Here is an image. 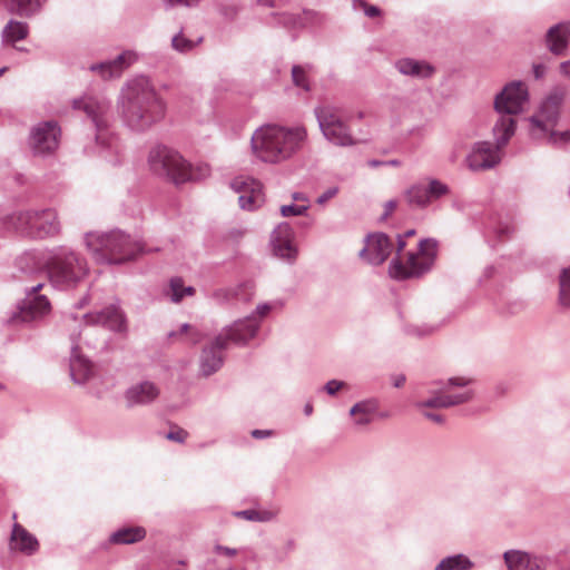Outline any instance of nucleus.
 <instances>
[{
  "instance_id": "nucleus-1",
  "label": "nucleus",
  "mask_w": 570,
  "mask_h": 570,
  "mask_svg": "<svg viewBox=\"0 0 570 570\" xmlns=\"http://www.w3.org/2000/svg\"><path fill=\"white\" fill-rule=\"evenodd\" d=\"M117 108L126 127L145 132L165 118L167 104L150 79L139 76L124 85Z\"/></svg>"
},
{
  "instance_id": "nucleus-2",
  "label": "nucleus",
  "mask_w": 570,
  "mask_h": 570,
  "mask_svg": "<svg viewBox=\"0 0 570 570\" xmlns=\"http://www.w3.org/2000/svg\"><path fill=\"white\" fill-rule=\"evenodd\" d=\"M306 136L303 127L263 126L252 136V150L264 163L279 164L292 158L302 148Z\"/></svg>"
},
{
  "instance_id": "nucleus-3",
  "label": "nucleus",
  "mask_w": 570,
  "mask_h": 570,
  "mask_svg": "<svg viewBox=\"0 0 570 570\" xmlns=\"http://www.w3.org/2000/svg\"><path fill=\"white\" fill-rule=\"evenodd\" d=\"M51 285L59 289L76 287L89 273L85 257L66 246L52 248L45 261Z\"/></svg>"
},
{
  "instance_id": "nucleus-4",
  "label": "nucleus",
  "mask_w": 570,
  "mask_h": 570,
  "mask_svg": "<svg viewBox=\"0 0 570 570\" xmlns=\"http://www.w3.org/2000/svg\"><path fill=\"white\" fill-rule=\"evenodd\" d=\"M85 242L99 264H122L141 252L139 243L119 229L104 234L88 233Z\"/></svg>"
},
{
  "instance_id": "nucleus-5",
  "label": "nucleus",
  "mask_w": 570,
  "mask_h": 570,
  "mask_svg": "<svg viewBox=\"0 0 570 570\" xmlns=\"http://www.w3.org/2000/svg\"><path fill=\"white\" fill-rule=\"evenodd\" d=\"M148 165L155 175L165 177L176 185L199 179L209 171L207 167H200L196 171L178 151L164 145H158L149 151Z\"/></svg>"
},
{
  "instance_id": "nucleus-6",
  "label": "nucleus",
  "mask_w": 570,
  "mask_h": 570,
  "mask_svg": "<svg viewBox=\"0 0 570 570\" xmlns=\"http://www.w3.org/2000/svg\"><path fill=\"white\" fill-rule=\"evenodd\" d=\"M563 98V92L553 91L542 101L538 112L529 118L530 135L533 139H547L554 146H563L570 141V129L553 130L559 120Z\"/></svg>"
},
{
  "instance_id": "nucleus-7",
  "label": "nucleus",
  "mask_w": 570,
  "mask_h": 570,
  "mask_svg": "<svg viewBox=\"0 0 570 570\" xmlns=\"http://www.w3.org/2000/svg\"><path fill=\"white\" fill-rule=\"evenodd\" d=\"M436 254V240L432 238L422 239L419 244L417 252L409 253L405 264L399 258L392 259L389 273L391 277L395 279L421 277L432 268Z\"/></svg>"
},
{
  "instance_id": "nucleus-8",
  "label": "nucleus",
  "mask_w": 570,
  "mask_h": 570,
  "mask_svg": "<svg viewBox=\"0 0 570 570\" xmlns=\"http://www.w3.org/2000/svg\"><path fill=\"white\" fill-rule=\"evenodd\" d=\"M14 228L31 238L55 236L60 230V224L53 209L27 210L12 216Z\"/></svg>"
},
{
  "instance_id": "nucleus-9",
  "label": "nucleus",
  "mask_w": 570,
  "mask_h": 570,
  "mask_svg": "<svg viewBox=\"0 0 570 570\" xmlns=\"http://www.w3.org/2000/svg\"><path fill=\"white\" fill-rule=\"evenodd\" d=\"M318 127L331 144L340 147H350L357 144L351 134L350 127L342 118L338 107L332 105L318 106L314 110Z\"/></svg>"
},
{
  "instance_id": "nucleus-10",
  "label": "nucleus",
  "mask_w": 570,
  "mask_h": 570,
  "mask_svg": "<svg viewBox=\"0 0 570 570\" xmlns=\"http://www.w3.org/2000/svg\"><path fill=\"white\" fill-rule=\"evenodd\" d=\"M471 383V379L456 376L448 380L441 387L433 392V395L425 400L420 401L415 404L417 409L434 407V409H446L455 405H460L469 402L473 393L471 390H465L461 393L452 394L451 389L453 387H465Z\"/></svg>"
},
{
  "instance_id": "nucleus-11",
  "label": "nucleus",
  "mask_w": 570,
  "mask_h": 570,
  "mask_svg": "<svg viewBox=\"0 0 570 570\" xmlns=\"http://www.w3.org/2000/svg\"><path fill=\"white\" fill-rule=\"evenodd\" d=\"M450 193V188L443 181L435 178H426L411 185L404 191L406 203L416 208H425L432 202L445 196Z\"/></svg>"
},
{
  "instance_id": "nucleus-12",
  "label": "nucleus",
  "mask_w": 570,
  "mask_h": 570,
  "mask_svg": "<svg viewBox=\"0 0 570 570\" xmlns=\"http://www.w3.org/2000/svg\"><path fill=\"white\" fill-rule=\"evenodd\" d=\"M529 92L524 82L511 81L497 94L494 109L498 114L514 116L524 110L528 104Z\"/></svg>"
},
{
  "instance_id": "nucleus-13",
  "label": "nucleus",
  "mask_w": 570,
  "mask_h": 570,
  "mask_svg": "<svg viewBox=\"0 0 570 570\" xmlns=\"http://www.w3.org/2000/svg\"><path fill=\"white\" fill-rule=\"evenodd\" d=\"M110 101L105 98L83 96L72 100V108L81 110L91 119L97 129L96 139H102V131L109 126Z\"/></svg>"
},
{
  "instance_id": "nucleus-14",
  "label": "nucleus",
  "mask_w": 570,
  "mask_h": 570,
  "mask_svg": "<svg viewBox=\"0 0 570 570\" xmlns=\"http://www.w3.org/2000/svg\"><path fill=\"white\" fill-rule=\"evenodd\" d=\"M230 187L239 195L238 204L242 209L255 210L265 203L262 183L252 177H236L232 180Z\"/></svg>"
},
{
  "instance_id": "nucleus-15",
  "label": "nucleus",
  "mask_w": 570,
  "mask_h": 570,
  "mask_svg": "<svg viewBox=\"0 0 570 570\" xmlns=\"http://www.w3.org/2000/svg\"><path fill=\"white\" fill-rule=\"evenodd\" d=\"M60 128L56 121H45L32 128L30 146L36 155H49L59 146Z\"/></svg>"
},
{
  "instance_id": "nucleus-16",
  "label": "nucleus",
  "mask_w": 570,
  "mask_h": 570,
  "mask_svg": "<svg viewBox=\"0 0 570 570\" xmlns=\"http://www.w3.org/2000/svg\"><path fill=\"white\" fill-rule=\"evenodd\" d=\"M501 148L489 141H478L472 146L465 158L466 165L472 171L487 170L495 167L501 160Z\"/></svg>"
},
{
  "instance_id": "nucleus-17",
  "label": "nucleus",
  "mask_w": 570,
  "mask_h": 570,
  "mask_svg": "<svg viewBox=\"0 0 570 570\" xmlns=\"http://www.w3.org/2000/svg\"><path fill=\"white\" fill-rule=\"evenodd\" d=\"M393 248L391 239L384 233L370 234L365 246L360 250V257L371 265H381L390 256Z\"/></svg>"
},
{
  "instance_id": "nucleus-18",
  "label": "nucleus",
  "mask_w": 570,
  "mask_h": 570,
  "mask_svg": "<svg viewBox=\"0 0 570 570\" xmlns=\"http://www.w3.org/2000/svg\"><path fill=\"white\" fill-rule=\"evenodd\" d=\"M42 287L39 283L31 287L20 306L19 316L12 318L13 322L20 320L22 322H31L38 317L43 316L50 309V303L45 295L38 294V291Z\"/></svg>"
},
{
  "instance_id": "nucleus-19",
  "label": "nucleus",
  "mask_w": 570,
  "mask_h": 570,
  "mask_svg": "<svg viewBox=\"0 0 570 570\" xmlns=\"http://www.w3.org/2000/svg\"><path fill=\"white\" fill-rule=\"evenodd\" d=\"M227 345V337L219 334L212 344L203 348L199 360V368L204 376H209L222 367L224 362L223 351Z\"/></svg>"
},
{
  "instance_id": "nucleus-20",
  "label": "nucleus",
  "mask_w": 570,
  "mask_h": 570,
  "mask_svg": "<svg viewBox=\"0 0 570 570\" xmlns=\"http://www.w3.org/2000/svg\"><path fill=\"white\" fill-rule=\"evenodd\" d=\"M293 230L288 223L278 224L271 235L274 254L293 263L297 256V249L292 243Z\"/></svg>"
},
{
  "instance_id": "nucleus-21",
  "label": "nucleus",
  "mask_w": 570,
  "mask_h": 570,
  "mask_svg": "<svg viewBox=\"0 0 570 570\" xmlns=\"http://www.w3.org/2000/svg\"><path fill=\"white\" fill-rule=\"evenodd\" d=\"M508 570H547L549 558L520 550H509L503 554Z\"/></svg>"
},
{
  "instance_id": "nucleus-22",
  "label": "nucleus",
  "mask_w": 570,
  "mask_h": 570,
  "mask_svg": "<svg viewBox=\"0 0 570 570\" xmlns=\"http://www.w3.org/2000/svg\"><path fill=\"white\" fill-rule=\"evenodd\" d=\"M160 394L157 384L141 381L129 386L125 392V401L129 407L153 403Z\"/></svg>"
},
{
  "instance_id": "nucleus-23",
  "label": "nucleus",
  "mask_w": 570,
  "mask_h": 570,
  "mask_svg": "<svg viewBox=\"0 0 570 570\" xmlns=\"http://www.w3.org/2000/svg\"><path fill=\"white\" fill-rule=\"evenodd\" d=\"M83 317L87 323L102 325L115 332H124L127 328L125 315L115 304L95 314H87Z\"/></svg>"
},
{
  "instance_id": "nucleus-24",
  "label": "nucleus",
  "mask_w": 570,
  "mask_h": 570,
  "mask_svg": "<svg viewBox=\"0 0 570 570\" xmlns=\"http://www.w3.org/2000/svg\"><path fill=\"white\" fill-rule=\"evenodd\" d=\"M135 60L136 55L134 52L125 51L112 60L91 65L89 69L99 73L104 79L118 78Z\"/></svg>"
},
{
  "instance_id": "nucleus-25",
  "label": "nucleus",
  "mask_w": 570,
  "mask_h": 570,
  "mask_svg": "<svg viewBox=\"0 0 570 570\" xmlns=\"http://www.w3.org/2000/svg\"><path fill=\"white\" fill-rule=\"evenodd\" d=\"M258 328L259 321L254 315H249L244 320L236 321L222 334L227 337L228 343L233 342L237 345H243L256 335Z\"/></svg>"
},
{
  "instance_id": "nucleus-26",
  "label": "nucleus",
  "mask_w": 570,
  "mask_h": 570,
  "mask_svg": "<svg viewBox=\"0 0 570 570\" xmlns=\"http://www.w3.org/2000/svg\"><path fill=\"white\" fill-rule=\"evenodd\" d=\"M570 40V24L558 23L551 27L546 36L547 47L556 56H562L566 52Z\"/></svg>"
},
{
  "instance_id": "nucleus-27",
  "label": "nucleus",
  "mask_w": 570,
  "mask_h": 570,
  "mask_svg": "<svg viewBox=\"0 0 570 570\" xmlns=\"http://www.w3.org/2000/svg\"><path fill=\"white\" fill-rule=\"evenodd\" d=\"M92 374V365L82 355L79 354L78 345L72 337L71 356H70V375L75 383H86Z\"/></svg>"
},
{
  "instance_id": "nucleus-28",
  "label": "nucleus",
  "mask_w": 570,
  "mask_h": 570,
  "mask_svg": "<svg viewBox=\"0 0 570 570\" xmlns=\"http://www.w3.org/2000/svg\"><path fill=\"white\" fill-rule=\"evenodd\" d=\"M397 71L404 76L413 78L425 79L430 78L435 69L432 65L423 60H415L412 58H402L395 62Z\"/></svg>"
},
{
  "instance_id": "nucleus-29",
  "label": "nucleus",
  "mask_w": 570,
  "mask_h": 570,
  "mask_svg": "<svg viewBox=\"0 0 570 570\" xmlns=\"http://www.w3.org/2000/svg\"><path fill=\"white\" fill-rule=\"evenodd\" d=\"M8 12L22 17L31 18L38 14L47 0H3Z\"/></svg>"
},
{
  "instance_id": "nucleus-30",
  "label": "nucleus",
  "mask_w": 570,
  "mask_h": 570,
  "mask_svg": "<svg viewBox=\"0 0 570 570\" xmlns=\"http://www.w3.org/2000/svg\"><path fill=\"white\" fill-rule=\"evenodd\" d=\"M13 549L27 554H32L38 550V540L29 533L22 525L14 523L11 533Z\"/></svg>"
},
{
  "instance_id": "nucleus-31",
  "label": "nucleus",
  "mask_w": 570,
  "mask_h": 570,
  "mask_svg": "<svg viewBox=\"0 0 570 570\" xmlns=\"http://www.w3.org/2000/svg\"><path fill=\"white\" fill-rule=\"evenodd\" d=\"M500 117L493 126V137L498 148H503L515 132V120L510 115L499 114Z\"/></svg>"
},
{
  "instance_id": "nucleus-32",
  "label": "nucleus",
  "mask_w": 570,
  "mask_h": 570,
  "mask_svg": "<svg viewBox=\"0 0 570 570\" xmlns=\"http://www.w3.org/2000/svg\"><path fill=\"white\" fill-rule=\"evenodd\" d=\"M377 407V402L375 400H364L355 403L351 407L350 415L354 417V424L356 426H366L372 423Z\"/></svg>"
},
{
  "instance_id": "nucleus-33",
  "label": "nucleus",
  "mask_w": 570,
  "mask_h": 570,
  "mask_svg": "<svg viewBox=\"0 0 570 570\" xmlns=\"http://www.w3.org/2000/svg\"><path fill=\"white\" fill-rule=\"evenodd\" d=\"M146 530L142 527H126L118 529L110 535V542L115 544H132L144 540Z\"/></svg>"
},
{
  "instance_id": "nucleus-34",
  "label": "nucleus",
  "mask_w": 570,
  "mask_h": 570,
  "mask_svg": "<svg viewBox=\"0 0 570 570\" xmlns=\"http://www.w3.org/2000/svg\"><path fill=\"white\" fill-rule=\"evenodd\" d=\"M29 27L26 22L11 19L2 30L3 41L14 43L28 36Z\"/></svg>"
},
{
  "instance_id": "nucleus-35",
  "label": "nucleus",
  "mask_w": 570,
  "mask_h": 570,
  "mask_svg": "<svg viewBox=\"0 0 570 570\" xmlns=\"http://www.w3.org/2000/svg\"><path fill=\"white\" fill-rule=\"evenodd\" d=\"M42 262L36 252H24L16 259V267L22 274H33L40 271ZM45 266V263H43Z\"/></svg>"
},
{
  "instance_id": "nucleus-36",
  "label": "nucleus",
  "mask_w": 570,
  "mask_h": 570,
  "mask_svg": "<svg viewBox=\"0 0 570 570\" xmlns=\"http://www.w3.org/2000/svg\"><path fill=\"white\" fill-rule=\"evenodd\" d=\"M473 562L464 554L459 553L442 559L434 570H471Z\"/></svg>"
},
{
  "instance_id": "nucleus-37",
  "label": "nucleus",
  "mask_w": 570,
  "mask_h": 570,
  "mask_svg": "<svg viewBox=\"0 0 570 570\" xmlns=\"http://www.w3.org/2000/svg\"><path fill=\"white\" fill-rule=\"evenodd\" d=\"M195 293V288L193 286H184V282L179 277H174L170 279L169 289L167 295L175 303H178L183 299L185 295L191 296Z\"/></svg>"
},
{
  "instance_id": "nucleus-38",
  "label": "nucleus",
  "mask_w": 570,
  "mask_h": 570,
  "mask_svg": "<svg viewBox=\"0 0 570 570\" xmlns=\"http://www.w3.org/2000/svg\"><path fill=\"white\" fill-rule=\"evenodd\" d=\"M559 303L570 308V268H563L559 277Z\"/></svg>"
},
{
  "instance_id": "nucleus-39",
  "label": "nucleus",
  "mask_w": 570,
  "mask_h": 570,
  "mask_svg": "<svg viewBox=\"0 0 570 570\" xmlns=\"http://www.w3.org/2000/svg\"><path fill=\"white\" fill-rule=\"evenodd\" d=\"M186 334V341L193 345L199 343L204 338V334L195 326L187 323L183 324L179 332H170L169 337Z\"/></svg>"
},
{
  "instance_id": "nucleus-40",
  "label": "nucleus",
  "mask_w": 570,
  "mask_h": 570,
  "mask_svg": "<svg viewBox=\"0 0 570 570\" xmlns=\"http://www.w3.org/2000/svg\"><path fill=\"white\" fill-rule=\"evenodd\" d=\"M292 80L296 87H298L305 91L311 90L309 80L307 77V70L305 67L298 66V65L293 66Z\"/></svg>"
},
{
  "instance_id": "nucleus-41",
  "label": "nucleus",
  "mask_w": 570,
  "mask_h": 570,
  "mask_svg": "<svg viewBox=\"0 0 570 570\" xmlns=\"http://www.w3.org/2000/svg\"><path fill=\"white\" fill-rule=\"evenodd\" d=\"M202 41V38H198L197 41H193L184 36L183 32L177 33L171 39V46L175 50L179 52H188L193 50L197 43Z\"/></svg>"
},
{
  "instance_id": "nucleus-42",
  "label": "nucleus",
  "mask_w": 570,
  "mask_h": 570,
  "mask_svg": "<svg viewBox=\"0 0 570 570\" xmlns=\"http://www.w3.org/2000/svg\"><path fill=\"white\" fill-rule=\"evenodd\" d=\"M235 514L245 520L258 522L271 521L274 518V514L269 511H257L253 509L238 511Z\"/></svg>"
},
{
  "instance_id": "nucleus-43",
  "label": "nucleus",
  "mask_w": 570,
  "mask_h": 570,
  "mask_svg": "<svg viewBox=\"0 0 570 570\" xmlns=\"http://www.w3.org/2000/svg\"><path fill=\"white\" fill-rule=\"evenodd\" d=\"M354 10H363L368 18H375L381 14V10L376 6L368 4L364 0H352Z\"/></svg>"
},
{
  "instance_id": "nucleus-44",
  "label": "nucleus",
  "mask_w": 570,
  "mask_h": 570,
  "mask_svg": "<svg viewBox=\"0 0 570 570\" xmlns=\"http://www.w3.org/2000/svg\"><path fill=\"white\" fill-rule=\"evenodd\" d=\"M308 209V205H283L281 206V215L283 217H289V216H303L306 214Z\"/></svg>"
},
{
  "instance_id": "nucleus-45",
  "label": "nucleus",
  "mask_w": 570,
  "mask_h": 570,
  "mask_svg": "<svg viewBox=\"0 0 570 570\" xmlns=\"http://www.w3.org/2000/svg\"><path fill=\"white\" fill-rule=\"evenodd\" d=\"M245 287H246V284H240L236 287L220 289L215 293V297H217L218 299H220V298L229 299V298L238 297L239 292L242 289H244Z\"/></svg>"
},
{
  "instance_id": "nucleus-46",
  "label": "nucleus",
  "mask_w": 570,
  "mask_h": 570,
  "mask_svg": "<svg viewBox=\"0 0 570 570\" xmlns=\"http://www.w3.org/2000/svg\"><path fill=\"white\" fill-rule=\"evenodd\" d=\"M340 189L337 186H332L324 190L316 199V204L324 206L330 199L334 198L338 194Z\"/></svg>"
},
{
  "instance_id": "nucleus-47",
  "label": "nucleus",
  "mask_w": 570,
  "mask_h": 570,
  "mask_svg": "<svg viewBox=\"0 0 570 570\" xmlns=\"http://www.w3.org/2000/svg\"><path fill=\"white\" fill-rule=\"evenodd\" d=\"M304 21L309 23H321L324 18L321 13L313 10H304L303 11Z\"/></svg>"
},
{
  "instance_id": "nucleus-48",
  "label": "nucleus",
  "mask_w": 570,
  "mask_h": 570,
  "mask_svg": "<svg viewBox=\"0 0 570 570\" xmlns=\"http://www.w3.org/2000/svg\"><path fill=\"white\" fill-rule=\"evenodd\" d=\"M344 383L337 380H331L324 385V390L327 394L334 395L343 387Z\"/></svg>"
},
{
  "instance_id": "nucleus-49",
  "label": "nucleus",
  "mask_w": 570,
  "mask_h": 570,
  "mask_svg": "<svg viewBox=\"0 0 570 570\" xmlns=\"http://www.w3.org/2000/svg\"><path fill=\"white\" fill-rule=\"evenodd\" d=\"M187 438V432L183 429H177L175 431H170L167 434V439L170 441H175L178 443H183Z\"/></svg>"
},
{
  "instance_id": "nucleus-50",
  "label": "nucleus",
  "mask_w": 570,
  "mask_h": 570,
  "mask_svg": "<svg viewBox=\"0 0 570 570\" xmlns=\"http://www.w3.org/2000/svg\"><path fill=\"white\" fill-rule=\"evenodd\" d=\"M168 7L185 6L194 7L199 3L200 0H163Z\"/></svg>"
},
{
  "instance_id": "nucleus-51",
  "label": "nucleus",
  "mask_w": 570,
  "mask_h": 570,
  "mask_svg": "<svg viewBox=\"0 0 570 570\" xmlns=\"http://www.w3.org/2000/svg\"><path fill=\"white\" fill-rule=\"evenodd\" d=\"M271 309L272 306L268 303L258 304L255 312L252 315H254L256 320H258V317L262 318L266 316Z\"/></svg>"
},
{
  "instance_id": "nucleus-52",
  "label": "nucleus",
  "mask_w": 570,
  "mask_h": 570,
  "mask_svg": "<svg viewBox=\"0 0 570 570\" xmlns=\"http://www.w3.org/2000/svg\"><path fill=\"white\" fill-rule=\"evenodd\" d=\"M214 549H215L216 553L225 554L227 557H234L237 553L236 549L228 548V547H223L220 544H216Z\"/></svg>"
},
{
  "instance_id": "nucleus-53",
  "label": "nucleus",
  "mask_w": 570,
  "mask_h": 570,
  "mask_svg": "<svg viewBox=\"0 0 570 570\" xmlns=\"http://www.w3.org/2000/svg\"><path fill=\"white\" fill-rule=\"evenodd\" d=\"M423 415L426 419H429V420H431V421H433V422H435L438 424H443V422H444V417L441 414H438V413L424 412Z\"/></svg>"
},
{
  "instance_id": "nucleus-54",
  "label": "nucleus",
  "mask_w": 570,
  "mask_h": 570,
  "mask_svg": "<svg viewBox=\"0 0 570 570\" xmlns=\"http://www.w3.org/2000/svg\"><path fill=\"white\" fill-rule=\"evenodd\" d=\"M533 75L535 79H541L546 75V67L543 65L533 66Z\"/></svg>"
},
{
  "instance_id": "nucleus-55",
  "label": "nucleus",
  "mask_w": 570,
  "mask_h": 570,
  "mask_svg": "<svg viewBox=\"0 0 570 570\" xmlns=\"http://www.w3.org/2000/svg\"><path fill=\"white\" fill-rule=\"evenodd\" d=\"M396 208V202L394 200H389L386 204H385V210H384V214H383V219H385L389 215H391L393 213V210Z\"/></svg>"
},
{
  "instance_id": "nucleus-56",
  "label": "nucleus",
  "mask_w": 570,
  "mask_h": 570,
  "mask_svg": "<svg viewBox=\"0 0 570 570\" xmlns=\"http://www.w3.org/2000/svg\"><path fill=\"white\" fill-rule=\"evenodd\" d=\"M272 434V431L269 430H253L252 436L255 439H264Z\"/></svg>"
},
{
  "instance_id": "nucleus-57",
  "label": "nucleus",
  "mask_w": 570,
  "mask_h": 570,
  "mask_svg": "<svg viewBox=\"0 0 570 570\" xmlns=\"http://www.w3.org/2000/svg\"><path fill=\"white\" fill-rule=\"evenodd\" d=\"M560 71L562 75L570 77V60L561 62Z\"/></svg>"
},
{
  "instance_id": "nucleus-58",
  "label": "nucleus",
  "mask_w": 570,
  "mask_h": 570,
  "mask_svg": "<svg viewBox=\"0 0 570 570\" xmlns=\"http://www.w3.org/2000/svg\"><path fill=\"white\" fill-rule=\"evenodd\" d=\"M405 383V376L402 374L395 375L393 377V385L395 387H401Z\"/></svg>"
},
{
  "instance_id": "nucleus-59",
  "label": "nucleus",
  "mask_w": 570,
  "mask_h": 570,
  "mask_svg": "<svg viewBox=\"0 0 570 570\" xmlns=\"http://www.w3.org/2000/svg\"><path fill=\"white\" fill-rule=\"evenodd\" d=\"M292 198L296 202H304V203L308 202V198L303 193H293Z\"/></svg>"
},
{
  "instance_id": "nucleus-60",
  "label": "nucleus",
  "mask_w": 570,
  "mask_h": 570,
  "mask_svg": "<svg viewBox=\"0 0 570 570\" xmlns=\"http://www.w3.org/2000/svg\"><path fill=\"white\" fill-rule=\"evenodd\" d=\"M405 245H406V243L404 240V237L402 235H399L397 236V248H396L397 254L403 250Z\"/></svg>"
},
{
  "instance_id": "nucleus-61",
  "label": "nucleus",
  "mask_w": 570,
  "mask_h": 570,
  "mask_svg": "<svg viewBox=\"0 0 570 570\" xmlns=\"http://www.w3.org/2000/svg\"><path fill=\"white\" fill-rule=\"evenodd\" d=\"M384 163L380 161V160H371V161H368V165L372 166V167H377V166H381Z\"/></svg>"
},
{
  "instance_id": "nucleus-62",
  "label": "nucleus",
  "mask_w": 570,
  "mask_h": 570,
  "mask_svg": "<svg viewBox=\"0 0 570 570\" xmlns=\"http://www.w3.org/2000/svg\"><path fill=\"white\" fill-rule=\"evenodd\" d=\"M512 232V229L509 227V226H505L504 228H500L499 233L500 234H510Z\"/></svg>"
},
{
  "instance_id": "nucleus-63",
  "label": "nucleus",
  "mask_w": 570,
  "mask_h": 570,
  "mask_svg": "<svg viewBox=\"0 0 570 570\" xmlns=\"http://www.w3.org/2000/svg\"><path fill=\"white\" fill-rule=\"evenodd\" d=\"M313 411V407L311 404H306L305 407H304V412L306 415H309Z\"/></svg>"
},
{
  "instance_id": "nucleus-64",
  "label": "nucleus",
  "mask_w": 570,
  "mask_h": 570,
  "mask_svg": "<svg viewBox=\"0 0 570 570\" xmlns=\"http://www.w3.org/2000/svg\"><path fill=\"white\" fill-rule=\"evenodd\" d=\"M415 234V230L414 229H410L407 230L403 237H410V236H413Z\"/></svg>"
}]
</instances>
